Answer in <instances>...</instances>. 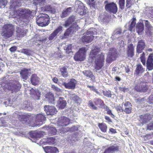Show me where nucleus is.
<instances>
[{
  "mask_svg": "<svg viewBox=\"0 0 153 153\" xmlns=\"http://www.w3.org/2000/svg\"><path fill=\"white\" fill-rule=\"evenodd\" d=\"M45 100L49 103H54V98L53 94L51 92L47 93L45 95Z\"/></svg>",
  "mask_w": 153,
  "mask_h": 153,
  "instance_id": "23",
  "label": "nucleus"
},
{
  "mask_svg": "<svg viewBox=\"0 0 153 153\" xmlns=\"http://www.w3.org/2000/svg\"><path fill=\"white\" fill-rule=\"evenodd\" d=\"M133 0H127L126 4V7L128 8L131 6Z\"/></svg>",
  "mask_w": 153,
  "mask_h": 153,
  "instance_id": "53",
  "label": "nucleus"
},
{
  "mask_svg": "<svg viewBox=\"0 0 153 153\" xmlns=\"http://www.w3.org/2000/svg\"><path fill=\"white\" fill-rule=\"evenodd\" d=\"M135 89L137 91L146 92L147 89V86L145 83L141 82L139 80L138 83L135 87Z\"/></svg>",
  "mask_w": 153,
  "mask_h": 153,
  "instance_id": "10",
  "label": "nucleus"
},
{
  "mask_svg": "<svg viewBox=\"0 0 153 153\" xmlns=\"http://www.w3.org/2000/svg\"><path fill=\"white\" fill-rule=\"evenodd\" d=\"M120 147L116 144H110L106 148L103 153H115L120 151Z\"/></svg>",
  "mask_w": 153,
  "mask_h": 153,
  "instance_id": "8",
  "label": "nucleus"
},
{
  "mask_svg": "<svg viewBox=\"0 0 153 153\" xmlns=\"http://www.w3.org/2000/svg\"><path fill=\"white\" fill-rule=\"evenodd\" d=\"M105 8L108 12L114 14L116 13L117 10V5L114 2H111L106 4L105 6Z\"/></svg>",
  "mask_w": 153,
  "mask_h": 153,
  "instance_id": "9",
  "label": "nucleus"
},
{
  "mask_svg": "<svg viewBox=\"0 0 153 153\" xmlns=\"http://www.w3.org/2000/svg\"><path fill=\"white\" fill-rule=\"evenodd\" d=\"M67 104L66 101L63 97H59L57 101V106L59 109H62L65 108Z\"/></svg>",
  "mask_w": 153,
  "mask_h": 153,
  "instance_id": "21",
  "label": "nucleus"
},
{
  "mask_svg": "<svg viewBox=\"0 0 153 153\" xmlns=\"http://www.w3.org/2000/svg\"><path fill=\"white\" fill-rule=\"evenodd\" d=\"M103 94L107 97H111V94L110 91H105L103 92Z\"/></svg>",
  "mask_w": 153,
  "mask_h": 153,
  "instance_id": "60",
  "label": "nucleus"
},
{
  "mask_svg": "<svg viewBox=\"0 0 153 153\" xmlns=\"http://www.w3.org/2000/svg\"><path fill=\"white\" fill-rule=\"evenodd\" d=\"M153 63V54H150L149 56L146 63Z\"/></svg>",
  "mask_w": 153,
  "mask_h": 153,
  "instance_id": "57",
  "label": "nucleus"
},
{
  "mask_svg": "<svg viewBox=\"0 0 153 153\" xmlns=\"http://www.w3.org/2000/svg\"><path fill=\"white\" fill-rule=\"evenodd\" d=\"M89 58L91 59V61L95 60L94 67L97 70L101 69L104 64V55L100 52V48L95 47L91 51Z\"/></svg>",
  "mask_w": 153,
  "mask_h": 153,
  "instance_id": "1",
  "label": "nucleus"
},
{
  "mask_svg": "<svg viewBox=\"0 0 153 153\" xmlns=\"http://www.w3.org/2000/svg\"><path fill=\"white\" fill-rule=\"evenodd\" d=\"M13 26L11 24H7L4 25L2 28V36L5 38L11 37L13 34Z\"/></svg>",
  "mask_w": 153,
  "mask_h": 153,
  "instance_id": "6",
  "label": "nucleus"
},
{
  "mask_svg": "<svg viewBox=\"0 0 153 153\" xmlns=\"http://www.w3.org/2000/svg\"><path fill=\"white\" fill-rule=\"evenodd\" d=\"M108 18L106 15H100L98 18L99 21L102 24H107L108 21Z\"/></svg>",
  "mask_w": 153,
  "mask_h": 153,
  "instance_id": "28",
  "label": "nucleus"
},
{
  "mask_svg": "<svg viewBox=\"0 0 153 153\" xmlns=\"http://www.w3.org/2000/svg\"><path fill=\"white\" fill-rule=\"evenodd\" d=\"M70 120L68 118L63 117L59 118L57 121V124L58 132L61 133H64L67 131V128H64L69 124Z\"/></svg>",
  "mask_w": 153,
  "mask_h": 153,
  "instance_id": "2",
  "label": "nucleus"
},
{
  "mask_svg": "<svg viewBox=\"0 0 153 153\" xmlns=\"http://www.w3.org/2000/svg\"><path fill=\"white\" fill-rule=\"evenodd\" d=\"M75 8L76 9L77 11L79 13L80 15H84V9L85 7L83 3L80 1H76L75 3Z\"/></svg>",
  "mask_w": 153,
  "mask_h": 153,
  "instance_id": "13",
  "label": "nucleus"
},
{
  "mask_svg": "<svg viewBox=\"0 0 153 153\" xmlns=\"http://www.w3.org/2000/svg\"><path fill=\"white\" fill-rule=\"evenodd\" d=\"M33 3L35 5H40V3L44 2L43 0H33Z\"/></svg>",
  "mask_w": 153,
  "mask_h": 153,
  "instance_id": "56",
  "label": "nucleus"
},
{
  "mask_svg": "<svg viewBox=\"0 0 153 153\" xmlns=\"http://www.w3.org/2000/svg\"><path fill=\"white\" fill-rule=\"evenodd\" d=\"M7 3V0H0V8L2 7L3 6L4 7Z\"/></svg>",
  "mask_w": 153,
  "mask_h": 153,
  "instance_id": "55",
  "label": "nucleus"
},
{
  "mask_svg": "<svg viewBox=\"0 0 153 153\" xmlns=\"http://www.w3.org/2000/svg\"><path fill=\"white\" fill-rule=\"evenodd\" d=\"M146 45L145 41L141 39L138 41L136 47V52L138 53H141L144 49Z\"/></svg>",
  "mask_w": 153,
  "mask_h": 153,
  "instance_id": "16",
  "label": "nucleus"
},
{
  "mask_svg": "<svg viewBox=\"0 0 153 153\" xmlns=\"http://www.w3.org/2000/svg\"><path fill=\"white\" fill-rule=\"evenodd\" d=\"M67 131H74L78 130V128L76 126H74L71 128H67Z\"/></svg>",
  "mask_w": 153,
  "mask_h": 153,
  "instance_id": "61",
  "label": "nucleus"
},
{
  "mask_svg": "<svg viewBox=\"0 0 153 153\" xmlns=\"http://www.w3.org/2000/svg\"><path fill=\"white\" fill-rule=\"evenodd\" d=\"M103 108L105 109V110L107 111V114L110 115L111 116V117H112V118H114V116L112 113L111 111L109 109V107H108L105 104H104Z\"/></svg>",
  "mask_w": 153,
  "mask_h": 153,
  "instance_id": "44",
  "label": "nucleus"
},
{
  "mask_svg": "<svg viewBox=\"0 0 153 153\" xmlns=\"http://www.w3.org/2000/svg\"><path fill=\"white\" fill-rule=\"evenodd\" d=\"M140 59L143 65H145L146 63V60L145 58V53H144L143 52L142 54H141Z\"/></svg>",
  "mask_w": 153,
  "mask_h": 153,
  "instance_id": "51",
  "label": "nucleus"
},
{
  "mask_svg": "<svg viewBox=\"0 0 153 153\" xmlns=\"http://www.w3.org/2000/svg\"><path fill=\"white\" fill-rule=\"evenodd\" d=\"M123 34L122 29L120 27L117 28L113 31L111 38L113 40L119 39L123 36Z\"/></svg>",
  "mask_w": 153,
  "mask_h": 153,
  "instance_id": "11",
  "label": "nucleus"
},
{
  "mask_svg": "<svg viewBox=\"0 0 153 153\" xmlns=\"http://www.w3.org/2000/svg\"><path fill=\"white\" fill-rule=\"evenodd\" d=\"M31 93H33V94L32 95V97L34 99L39 100L40 99L41 97L40 93L37 90H32L31 91Z\"/></svg>",
  "mask_w": 153,
  "mask_h": 153,
  "instance_id": "30",
  "label": "nucleus"
},
{
  "mask_svg": "<svg viewBox=\"0 0 153 153\" xmlns=\"http://www.w3.org/2000/svg\"><path fill=\"white\" fill-rule=\"evenodd\" d=\"M43 142L44 143L45 142V143L49 145L54 144L56 143L55 137H53L47 138L45 142L44 141Z\"/></svg>",
  "mask_w": 153,
  "mask_h": 153,
  "instance_id": "40",
  "label": "nucleus"
},
{
  "mask_svg": "<svg viewBox=\"0 0 153 153\" xmlns=\"http://www.w3.org/2000/svg\"><path fill=\"white\" fill-rule=\"evenodd\" d=\"M125 4V0H119V4L120 8L121 9H123L124 8Z\"/></svg>",
  "mask_w": 153,
  "mask_h": 153,
  "instance_id": "50",
  "label": "nucleus"
},
{
  "mask_svg": "<svg viewBox=\"0 0 153 153\" xmlns=\"http://www.w3.org/2000/svg\"><path fill=\"white\" fill-rule=\"evenodd\" d=\"M73 34L71 27H69L65 31L63 38H67L70 35Z\"/></svg>",
  "mask_w": 153,
  "mask_h": 153,
  "instance_id": "42",
  "label": "nucleus"
},
{
  "mask_svg": "<svg viewBox=\"0 0 153 153\" xmlns=\"http://www.w3.org/2000/svg\"><path fill=\"white\" fill-rule=\"evenodd\" d=\"M45 10L51 11L52 13H54L56 11L54 9H53L50 5H46L45 7Z\"/></svg>",
  "mask_w": 153,
  "mask_h": 153,
  "instance_id": "49",
  "label": "nucleus"
},
{
  "mask_svg": "<svg viewBox=\"0 0 153 153\" xmlns=\"http://www.w3.org/2000/svg\"><path fill=\"white\" fill-rule=\"evenodd\" d=\"M48 131V134L50 136L54 135L57 132V129L53 127H49L47 129Z\"/></svg>",
  "mask_w": 153,
  "mask_h": 153,
  "instance_id": "38",
  "label": "nucleus"
},
{
  "mask_svg": "<svg viewBox=\"0 0 153 153\" xmlns=\"http://www.w3.org/2000/svg\"><path fill=\"white\" fill-rule=\"evenodd\" d=\"M14 12V14L21 20L27 19L29 15L31 13V11L28 9L23 8H19Z\"/></svg>",
  "mask_w": 153,
  "mask_h": 153,
  "instance_id": "5",
  "label": "nucleus"
},
{
  "mask_svg": "<svg viewBox=\"0 0 153 153\" xmlns=\"http://www.w3.org/2000/svg\"><path fill=\"white\" fill-rule=\"evenodd\" d=\"M97 33V30L95 28H92L88 30L86 33L83 34L82 37V40L83 42L89 43L93 39L94 36L93 35Z\"/></svg>",
  "mask_w": 153,
  "mask_h": 153,
  "instance_id": "4",
  "label": "nucleus"
},
{
  "mask_svg": "<svg viewBox=\"0 0 153 153\" xmlns=\"http://www.w3.org/2000/svg\"><path fill=\"white\" fill-rule=\"evenodd\" d=\"M147 129L150 130H153V121L150 123L148 125Z\"/></svg>",
  "mask_w": 153,
  "mask_h": 153,
  "instance_id": "63",
  "label": "nucleus"
},
{
  "mask_svg": "<svg viewBox=\"0 0 153 153\" xmlns=\"http://www.w3.org/2000/svg\"><path fill=\"white\" fill-rule=\"evenodd\" d=\"M134 48L132 44L128 45L127 46L126 53L128 57H132L134 55Z\"/></svg>",
  "mask_w": 153,
  "mask_h": 153,
  "instance_id": "19",
  "label": "nucleus"
},
{
  "mask_svg": "<svg viewBox=\"0 0 153 153\" xmlns=\"http://www.w3.org/2000/svg\"><path fill=\"white\" fill-rule=\"evenodd\" d=\"M22 1L23 0H11L10 2L12 4L10 6L16 7L21 6Z\"/></svg>",
  "mask_w": 153,
  "mask_h": 153,
  "instance_id": "37",
  "label": "nucleus"
},
{
  "mask_svg": "<svg viewBox=\"0 0 153 153\" xmlns=\"http://www.w3.org/2000/svg\"><path fill=\"white\" fill-rule=\"evenodd\" d=\"M51 87L53 90L59 92L61 91V89L54 85H52Z\"/></svg>",
  "mask_w": 153,
  "mask_h": 153,
  "instance_id": "62",
  "label": "nucleus"
},
{
  "mask_svg": "<svg viewBox=\"0 0 153 153\" xmlns=\"http://www.w3.org/2000/svg\"><path fill=\"white\" fill-rule=\"evenodd\" d=\"M116 56V49L114 48L110 49L106 61L109 63L114 60Z\"/></svg>",
  "mask_w": 153,
  "mask_h": 153,
  "instance_id": "14",
  "label": "nucleus"
},
{
  "mask_svg": "<svg viewBox=\"0 0 153 153\" xmlns=\"http://www.w3.org/2000/svg\"><path fill=\"white\" fill-rule=\"evenodd\" d=\"M77 81L74 79H71L68 83L64 82L63 85L66 88L73 89L75 88Z\"/></svg>",
  "mask_w": 153,
  "mask_h": 153,
  "instance_id": "17",
  "label": "nucleus"
},
{
  "mask_svg": "<svg viewBox=\"0 0 153 153\" xmlns=\"http://www.w3.org/2000/svg\"><path fill=\"white\" fill-rule=\"evenodd\" d=\"M88 105L91 108L94 110H97V107L94 105L92 101L91 100H90L89 101Z\"/></svg>",
  "mask_w": 153,
  "mask_h": 153,
  "instance_id": "54",
  "label": "nucleus"
},
{
  "mask_svg": "<svg viewBox=\"0 0 153 153\" xmlns=\"http://www.w3.org/2000/svg\"><path fill=\"white\" fill-rule=\"evenodd\" d=\"M61 74L64 77H66L68 76V74L67 71V68L64 66L59 68Z\"/></svg>",
  "mask_w": 153,
  "mask_h": 153,
  "instance_id": "36",
  "label": "nucleus"
},
{
  "mask_svg": "<svg viewBox=\"0 0 153 153\" xmlns=\"http://www.w3.org/2000/svg\"><path fill=\"white\" fill-rule=\"evenodd\" d=\"M94 102L95 104L98 106H101L102 105H104L103 102L100 99H95L94 100Z\"/></svg>",
  "mask_w": 153,
  "mask_h": 153,
  "instance_id": "43",
  "label": "nucleus"
},
{
  "mask_svg": "<svg viewBox=\"0 0 153 153\" xmlns=\"http://www.w3.org/2000/svg\"><path fill=\"white\" fill-rule=\"evenodd\" d=\"M20 52L28 56H30L31 53V51L25 49H22L21 50Z\"/></svg>",
  "mask_w": 153,
  "mask_h": 153,
  "instance_id": "47",
  "label": "nucleus"
},
{
  "mask_svg": "<svg viewBox=\"0 0 153 153\" xmlns=\"http://www.w3.org/2000/svg\"><path fill=\"white\" fill-rule=\"evenodd\" d=\"M136 19L135 17L133 18L131 21L128 24V30L130 31H132V29L134 27L136 24Z\"/></svg>",
  "mask_w": 153,
  "mask_h": 153,
  "instance_id": "31",
  "label": "nucleus"
},
{
  "mask_svg": "<svg viewBox=\"0 0 153 153\" xmlns=\"http://www.w3.org/2000/svg\"><path fill=\"white\" fill-rule=\"evenodd\" d=\"M21 87V85L17 83L16 85H13L12 86L9 87L8 89L10 90L13 93L14 92H16L19 90Z\"/></svg>",
  "mask_w": 153,
  "mask_h": 153,
  "instance_id": "33",
  "label": "nucleus"
},
{
  "mask_svg": "<svg viewBox=\"0 0 153 153\" xmlns=\"http://www.w3.org/2000/svg\"><path fill=\"white\" fill-rule=\"evenodd\" d=\"M44 108L45 111L48 115H53L57 112L56 109L53 106L45 105Z\"/></svg>",
  "mask_w": 153,
  "mask_h": 153,
  "instance_id": "15",
  "label": "nucleus"
},
{
  "mask_svg": "<svg viewBox=\"0 0 153 153\" xmlns=\"http://www.w3.org/2000/svg\"><path fill=\"white\" fill-rule=\"evenodd\" d=\"M46 118L44 114H39L36 115V126H39L44 123Z\"/></svg>",
  "mask_w": 153,
  "mask_h": 153,
  "instance_id": "12",
  "label": "nucleus"
},
{
  "mask_svg": "<svg viewBox=\"0 0 153 153\" xmlns=\"http://www.w3.org/2000/svg\"><path fill=\"white\" fill-rule=\"evenodd\" d=\"M151 116L148 114L140 115L139 119V121L143 125L144 123H147L151 119Z\"/></svg>",
  "mask_w": 153,
  "mask_h": 153,
  "instance_id": "20",
  "label": "nucleus"
},
{
  "mask_svg": "<svg viewBox=\"0 0 153 153\" xmlns=\"http://www.w3.org/2000/svg\"><path fill=\"white\" fill-rule=\"evenodd\" d=\"M123 106V111H124L126 114H128L131 112L132 105L129 102H126L125 103H123L122 104Z\"/></svg>",
  "mask_w": 153,
  "mask_h": 153,
  "instance_id": "18",
  "label": "nucleus"
},
{
  "mask_svg": "<svg viewBox=\"0 0 153 153\" xmlns=\"http://www.w3.org/2000/svg\"><path fill=\"white\" fill-rule=\"evenodd\" d=\"M30 71V69L25 68L22 70L20 73L22 78L25 80H26L28 77Z\"/></svg>",
  "mask_w": 153,
  "mask_h": 153,
  "instance_id": "27",
  "label": "nucleus"
},
{
  "mask_svg": "<svg viewBox=\"0 0 153 153\" xmlns=\"http://www.w3.org/2000/svg\"><path fill=\"white\" fill-rule=\"evenodd\" d=\"M71 7L68 8L65 10H64L62 13L61 17L62 18H65L70 14L71 11Z\"/></svg>",
  "mask_w": 153,
  "mask_h": 153,
  "instance_id": "39",
  "label": "nucleus"
},
{
  "mask_svg": "<svg viewBox=\"0 0 153 153\" xmlns=\"http://www.w3.org/2000/svg\"><path fill=\"white\" fill-rule=\"evenodd\" d=\"M36 20L37 25L41 27L47 26L50 22L49 16L46 14H39L37 16Z\"/></svg>",
  "mask_w": 153,
  "mask_h": 153,
  "instance_id": "3",
  "label": "nucleus"
},
{
  "mask_svg": "<svg viewBox=\"0 0 153 153\" xmlns=\"http://www.w3.org/2000/svg\"><path fill=\"white\" fill-rule=\"evenodd\" d=\"M62 26H60L58 27L53 32H54L57 35L62 30Z\"/></svg>",
  "mask_w": 153,
  "mask_h": 153,
  "instance_id": "58",
  "label": "nucleus"
},
{
  "mask_svg": "<svg viewBox=\"0 0 153 153\" xmlns=\"http://www.w3.org/2000/svg\"><path fill=\"white\" fill-rule=\"evenodd\" d=\"M23 108L24 109L27 110H30L31 109V107L30 106V104L28 103L27 101H25L24 102Z\"/></svg>",
  "mask_w": 153,
  "mask_h": 153,
  "instance_id": "48",
  "label": "nucleus"
},
{
  "mask_svg": "<svg viewBox=\"0 0 153 153\" xmlns=\"http://www.w3.org/2000/svg\"><path fill=\"white\" fill-rule=\"evenodd\" d=\"M87 49L85 47L80 48L75 55L74 58L76 61H82L85 59Z\"/></svg>",
  "mask_w": 153,
  "mask_h": 153,
  "instance_id": "7",
  "label": "nucleus"
},
{
  "mask_svg": "<svg viewBox=\"0 0 153 153\" xmlns=\"http://www.w3.org/2000/svg\"><path fill=\"white\" fill-rule=\"evenodd\" d=\"M31 137L33 138L38 139L42 136V134L40 132L34 131L30 133Z\"/></svg>",
  "mask_w": 153,
  "mask_h": 153,
  "instance_id": "35",
  "label": "nucleus"
},
{
  "mask_svg": "<svg viewBox=\"0 0 153 153\" xmlns=\"http://www.w3.org/2000/svg\"><path fill=\"white\" fill-rule=\"evenodd\" d=\"M70 98L73 100L76 103L80 104L81 102V99L75 94H70Z\"/></svg>",
  "mask_w": 153,
  "mask_h": 153,
  "instance_id": "34",
  "label": "nucleus"
},
{
  "mask_svg": "<svg viewBox=\"0 0 153 153\" xmlns=\"http://www.w3.org/2000/svg\"><path fill=\"white\" fill-rule=\"evenodd\" d=\"M136 31L139 35H141L143 32L144 26L141 23H139L136 25Z\"/></svg>",
  "mask_w": 153,
  "mask_h": 153,
  "instance_id": "24",
  "label": "nucleus"
},
{
  "mask_svg": "<svg viewBox=\"0 0 153 153\" xmlns=\"http://www.w3.org/2000/svg\"><path fill=\"white\" fill-rule=\"evenodd\" d=\"M147 67L149 70L153 69V63H146Z\"/></svg>",
  "mask_w": 153,
  "mask_h": 153,
  "instance_id": "59",
  "label": "nucleus"
},
{
  "mask_svg": "<svg viewBox=\"0 0 153 153\" xmlns=\"http://www.w3.org/2000/svg\"><path fill=\"white\" fill-rule=\"evenodd\" d=\"M75 17L74 16H70L65 22L63 25L65 27H68L71 24H73L75 21Z\"/></svg>",
  "mask_w": 153,
  "mask_h": 153,
  "instance_id": "26",
  "label": "nucleus"
},
{
  "mask_svg": "<svg viewBox=\"0 0 153 153\" xmlns=\"http://www.w3.org/2000/svg\"><path fill=\"white\" fill-rule=\"evenodd\" d=\"M46 153H58V149L55 147L46 146L43 148Z\"/></svg>",
  "mask_w": 153,
  "mask_h": 153,
  "instance_id": "22",
  "label": "nucleus"
},
{
  "mask_svg": "<svg viewBox=\"0 0 153 153\" xmlns=\"http://www.w3.org/2000/svg\"><path fill=\"white\" fill-rule=\"evenodd\" d=\"M70 27L71 28V29L72 31V33H74V32H75L79 28L78 25H77L76 22L74 23H73V25H72Z\"/></svg>",
  "mask_w": 153,
  "mask_h": 153,
  "instance_id": "46",
  "label": "nucleus"
},
{
  "mask_svg": "<svg viewBox=\"0 0 153 153\" xmlns=\"http://www.w3.org/2000/svg\"><path fill=\"white\" fill-rule=\"evenodd\" d=\"M57 35L53 32L49 36L48 39L49 40H52L57 37Z\"/></svg>",
  "mask_w": 153,
  "mask_h": 153,
  "instance_id": "52",
  "label": "nucleus"
},
{
  "mask_svg": "<svg viewBox=\"0 0 153 153\" xmlns=\"http://www.w3.org/2000/svg\"><path fill=\"white\" fill-rule=\"evenodd\" d=\"M83 73L87 77H89L91 78L94 77V75L89 70L84 71H83Z\"/></svg>",
  "mask_w": 153,
  "mask_h": 153,
  "instance_id": "45",
  "label": "nucleus"
},
{
  "mask_svg": "<svg viewBox=\"0 0 153 153\" xmlns=\"http://www.w3.org/2000/svg\"><path fill=\"white\" fill-rule=\"evenodd\" d=\"M145 71L144 68L140 64H137L136 66V68L135 71V73L137 76H140Z\"/></svg>",
  "mask_w": 153,
  "mask_h": 153,
  "instance_id": "29",
  "label": "nucleus"
},
{
  "mask_svg": "<svg viewBox=\"0 0 153 153\" xmlns=\"http://www.w3.org/2000/svg\"><path fill=\"white\" fill-rule=\"evenodd\" d=\"M30 81L33 85H36L39 83V79L36 74H33L31 76Z\"/></svg>",
  "mask_w": 153,
  "mask_h": 153,
  "instance_id": "32",
  "label": "nucleus"
},
{
  "mask_svg": "<svg viewBox=\"0 0 153 153\" xmlns=\"http://www.w3.org/2000/svg\"><path fill=\"white\" fill-rule=\"evenodd\" d=\"M98 126L102 132L104 133L106 132L107 126L105 124L102 123H99Z\"/></svg>",
  "mask_w": 153,
  "mask_h": 153,
  "instance_id": "41",
  "label": "nucleus"
},
{
  "mask_svg": "<svg viewBox=\"0 0 153 153\" xmlns=\"http://www.w3.org/2000/svg\"><path fill=\"white\" fill-rule=\"evenodd\" d=\"M116 109L119 113L123 111V107L122 108L120 105H118L116 106Z\"/></svg>",
  "mask_w": 153,
  "mask_h": 153,
  "instance_id": "64",
  "label": "nucleus"
},
{
  "mask_svg": "<svg viewBox=\"0 0 153 153\" xmlns=\"http://www.w3.org/2000/svg\"><path fill=\"white\" fill-rule=\"evenodd\" d=\"M146 28V34L147 35H151L152 34L151 30L153 27L149 22L147 20L144 21Z\"/></svg>",
  "mask_w": 153,
  "mask_h": 153,
  "instance_id": "25",
  "label": "nucleus"
}]
</instances>
